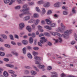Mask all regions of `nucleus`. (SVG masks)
<instances>
[{
    "instance_id": "1",
    "label": "nucleus",
    "mask_w": 77,
    "mask_h": 77,
    "mask_svg": "<svg viewBox=\"0 0 77 77\" xmlns=\"http://www.w3.org/2000/svg\"><path fill=\"white\" fill-rule=\"evenodd\" d=\"M30 8H28L26 9H25L23 10H20V12H23V13L20 14L19 15V16L20 18H23V16L24 15H27V14H30V13L29 12V11H28L29 10Z\"/></svg>"
},
{
    "instance_id": "2",
    "label": "nucleus",
    "mask_w": 77,
    "mask_h": 77,
    "mask_svg": "<svg viewBox=\"0 0 77 77\" xmlns=\"http://www.w3.org/2000/svg\"><path fill=\"white\" fill-rule=\"evenodd\" d=\"M72 33V30L70 29L67 30V31H65L64 32V34L66 35L63 34H62V36H63V38H64L66 39V38H67V36H69V33Z\"/></svg>"
},
{
    "instance_id": "3",
    "label": "nucleus",
    "mask_w": 77,
    "mask_h": 77,
    "mask_svg": "<svg viewBox=\"0 0 77 77\" xmlns=\"http://www.w3.org/2000/svg\"><path fill=\"white\" fill-rule=\"evenodd\" d=\"M50 33H51V35H53V36H56V35H57V36H59L60 38L62 37V36L61 34H60V33L57 32H50Z\"/></svg>"
},
{
    "instance_id": "4",
    "label": "nucleus",
    "mask_w": 77,
    "mask_h": 77,
    "mask_svg": "<svg viewBox=\"0 0 77 77\" xmlns=\"http://www.w3.org/2000/svg\"><path fill=\"white\" fill-rule=\"evenodd\" d=\"M43 4V6L45 8H49L50 6V3L48 2L45 1Z\"/></svg>"
},
{
    "instance_id": "5",
    "label": "nucleus",
    "mask_w": 77,
    "mask_h": 77,
    "mask_svg": "<svg viewBox=\"0 0 77 77\" xmlns=\"http://www.w3.org/2000/svg\"><path fill=\"white\" fill-rule=\"evenodd\" d=\"M41 39V40L40 41V42L41 43V44H44L45 42H46V41H47V40L45 39V37H42L40 38Z\"/></svg>"
},
{
    "instance_id": "6",
    "label": "nucleus",
    "mask_w": 77,
    "mask_h": 77,
    "mask_svg": "<svg viewBox=\"0 0 77 77\" xmlns=\"http://www.w3.org/2000/svg\"><path fill=\"white\" fill-rule=\"evenodd\" d=\"M45 21L46 23L48 25H50V24H51V22L49 19H46Z\"/></svg>"
},
{
    "instance_id": "7",
    "label": "nucleus",
    "mask_w": 77,
    "mask_h": 77,
    "mask_svg": "<svg viewBox=\"0 0 77 77\" xmlns=\"http://www.w3.org/2000/svg\"><path fill=\"white\" fill-rule=\"evenodd\" d=\"M26 29L29 32H32V28L30 26H28L26 27Z\"/></svg>"
},
{
    "instance_id": "8",
    "label": "nucleus",
    "mask_w": 77,
    "mask_h": 77,
    "mask_svg": "<svg viewBox=\"0 0 77 77\" xmlns=\"http://www.w3.org/2000/svg\"><path fill=\"white\" fill-rule=\"evenodd\" d=\"M19 26L20 29H23L24 27V24L23 23H20L19 24Z\"/></svg>"
},
{
    "instance_id": "9",
    "label": "nucleus",
    "mask_w": 77,
    "mask_h": 77,
    "mask_svg": "<svg viewBox=\"0 0 77 77\" xmlns=\"http://www.w3.org/2000/svg\"><path fill=\"white\" fill-rule=\"evenodd\" d=\"M6 66L7 67H9V68H14V65L11 64H7L6 65Z\"/></svg>"
},
{
    "instance_id": "10",
    "label": "nucleus",
    "mask_w": 77,
    "mask_h": 77,
    "mask_svg": "<svg viewBox=\"0 0 77 77\" xmlns=\"http://www.w3.org/2000/svg\"><path fill=\"white\" fill-rule=\"evenodd\" d=\"M60 5V2H58L54 4V7H56V8H58V7H59Z\"/></svg>"
},
{
    "instance_id": "11",
    "label": "nucleus",
    "mask_w": 77,
    "mask_h": 77,
    "mask_svg": "<svg viewBox=\"0 0 77 77\" xmlns=\"http://www.w3.org/2000/svg\"><path fill=\"white\" fill-rule=\"evenodd\" d=\"M30 16H27L25 17L24 18V20L25 21H28L29 20H30Z\"/></svg>"
},
{
    "instance_id": "12",
    "label": "nucleus",
    "mask_w": 77,
    "mask_h": 77,
    "mask_svg": "<svg viewBox=\"0 0 77 77\" xmlns=\"http://www.w3.org/2000/svg\"><path fill=\"white\" fill-rule=\"evenodd\" d=\"M31 73L32 75H35L37 74V72H36V71L33 70L31 71Z\"/></svg>"
},
{
    "instance_id": "13",
    "label": "nucleus",
    "mask_w": 77,
    "mask_h": 77,
    "mask_svg": "<svg viewBox=\"0 0 77 77\" xmlns=\"http://www.w3.org/2000/svg\"><path fill=\"white\" fill-rule=\"evenodd\" d=\"M1 36L2 38H3L4 39H6L8 38V37H7L6 35L4 34H1Z\"/></svg>"
},
{
    "instance_id": "14",
    "label": "nucleus",
    "mask_w": 77,
    "mask_h": 77,
    "mask_svg": "<svg viewBox=\"0 0 77 77\" xmlns=\"http://www.w3.org/2000/svg\"><path fill=\"white\" fill-rule=\"evenodd\" d=\"M3 75L5 77H8L9 75V74L8 73H7L6 71H5L3 72Z\"/></svg>"
},
{
    "instance_id": "15",
    "label": "nucleus",
    "mask_w": 77,
    "mask_h": 77,
    "mask_svg": "<svg viewBox=\"0 0 77 77\" xmlns=\"http://www.w3.org/2000/svg\"><path fill=\"white\" fill-rule=\"evenodd\" d=\"M34 59L35 60H41L42 59V58L40 57H35Z\"/></svg>"
},
{
    "instance_id": "16",
    "label": "nucleus",
    "mask_w": 77,
    "mask_h": 77,
    "mask_svg": "<svg viewBox=\"0 0 77 77\" xmlns=\"http://www.w3.org/2000/svg\"><path fill=\"white\" fill-rule=\"evenodd\" d=\"M27 56L29 59H32L33 58L32 56V55H31L30 53H27Z\"/></svg>"
},
{
    "instance_id": "17",
    "label": "nucleus",
    "mask_w": 77,
    "mask_h": 77,
    "mask_svg": "<svg viewBox=\"0 0 77 77\" xmlns=\"http://www.w3.org/2000/svg\"><path fill=\"white\" fill-rule=\"evenodd\" d=\"M61 26L62 27V30H65L66 28V27L65 26H64V25L63 24V23H61Z\"/></svg>"
},
{
    "instance_id": "18",
    "label": "nucleus",
    "mask_w": 77,
    "mask_h": 77,
    "mask_svg": "<svg viewBox=\"0 0 77 77\" xmlns=\"http://www.w3.org/2000/svg\"><path fill=\"white\" fill-rule=\"evenodd\" d=\"M22 43L24 44V45H26L28 43V41L24 40L22 41Z\"/></svg>"
},
{
    "instance_id": "19",
    "label": "nucleus",
    "mask_w": 77,
    "mask_h": 77,
    "mask_svg": "<svg viewBox=\"0 0 77 77\" xmlns=\"http://www.w3.org/2000/svg\"><path fill=\"white\" fill-rule=\"evenodd\" d=\"M45 28L48 29V30H51V27L49 26H44Z\"/></svg>"
},
{
    "instance_id": "20",
    "label": "nucleus",
    "mask_w": 77,
    "mask_h": 77,
    "mask_svg": "<svg viewBox=\"0 0 77 77\" xmlns=\"http://www.w3.org/2000/svg\"><path fill=\"white\" fill-rule=\"evenodd\" d=\"M29 40L30 44H32V43H33V38H32V37H30Z\"/></svg>"
},
{
    "instance_id": "21",
    "label": "nucleus",
    "mask_w": 77,
    "mask_h": 77,
    "mask_svg": "<svg viewBox=\"0 0 77 77\" xmlns=\"http://www.w3.org/2000/svg\"><path fill=\"white\" fill-rule=\"evenodd\" d=\"M11 53L14 56H18V53L12 51Z\"/></svg>"
},
{
    "instance_id": "22",
    "label": "nucleus",
    "mask_w": 77,
    "mask_h": 77,
    "mask_svg": "<svg viewBox=\"0 0 77 77\" xmlns=\"http://www.w3.org/2000/svg\"><path fill=\"white\" fill-rule=\"evenodd\" d=\"M45 1H38V5H41V4H44Z\"/></svg>"
},
{
    "instance_id": "23",
    "label": "nucleus",
    "mask_w": 77,
    "mask_h": 77,
    "mask_svg": "<svg viewBox=\"0 0 77 77\" xmlns=\"http://www.w3.org/2000/svg\"><path fill=\"white\" fill-rule=\"evenodd\" d=\"M38 68H39V69H43V68H44L45 66H44V65H42L38 66Z\"/></svg>"
},
{
    "instance_id": "24",
    "label": "nucleus",
    "mask_w": 77,
    "mask_h": 77,
    "mask_svg": "<svg viewBox=\"0 0 77 77\" xmlns=\"http://www.w3.org/2000/svg\"><path fill=\"white\" fill-rule=\"evenodd\" d=\"M26 47H24L23 48V54H26Z\"/></svg>"
},
{
    "instance_id": "25",
    "label": "nucleus",
    "mask_w": 77,
    "mask_h": 77,
    "mask_svg": "<svg viewBox=\"0 0 77 77\" xmlns=\"http://www.w3.org/2000/svg\"><path fill=\"white\" fill-rule=\"evenodd\" d=\"M30 73L29 71L28 70H25L24 71V74H29Z\"/></svg>"
},
{
    "instance_id": "26",
    "label": "nucleus",
    "mask_w": 77,
    "mask_h": 77,
    "mask_svg": "<svg viewBox=\"0 0 77 77\" xmlns=\"http://www.w3.org/2000/svg\"><path fill=\"white\" fill-rule=\"evenodd\" d=\"M15 1L16 0H11V2L9 4V5H12V3H15Z\"/></svg>"
},
{
    "instance_id": "27",
    "label": "nucleus",
    "mask_w": 77,
    "mask_h": 77,
    "mask_svg": "<svg viewBox=\"0 0 77 77\" xmlns=\"http://www.w3.org/2000/svg\"><path fill=\"white\" fill-rule=\"evenodd\" d=\"M24 68L26 69H32V67H31L26 66H24Z\"/></svg>"
},
{
    "instance_id": "28",
    "label": "nucleus",
    "mask_w": 77,
    "mask_h": 77,
    "mask_svg": "<svg viewBox=\"0 0 77 77\" xmlns=\"http://www.w3.org/2000/svg\"><path fill=\"white\" fill-rule=\"evenodd\" d=\"M10 2V0H4V2L5 4H8Z\"/></svg>"
},
{
    "instance_id": "29",
    "label": "nucleus",
    "mask_w": 77,
    "mask_h": 77,
    "mask_svg": "<svg viewBox=\"0 0 77 77\" xmlns=\"http://www.w3.org/2000/svg\"><path fill=\"white\" fill-rule=\"evenodd\" d=\"M57 32H61L62 31V29L60 27L58 28V29H56Z\"/></svg>"
},
{
    "instance_id": "30",
    "label": "nucleus",
    "mask_w": 77,
    "mask_h": 77,
    "mask_svg": "<svg viewBox=\"0 0 77 77\" xmlns=\"http://www.w3.org/2000/svg\"><path fill=\"white\" fill-rule=\"evenodd\" d=\"M8 72L9 73H10V74H15V71L12 70H9L8 71Z\"/></svg>"
},
{
    "instance_id": "31",
    "label": "nucleus",
    "mask_w": 77,
    "mask_h": 77,
    "mask_svg": "<svg viewBox=\"0 0 77 77\" xmlns=\"http://www.w3.org/2000/svg\"><path fill=\"white\" fill-rule=\"evenodd\" d=\"M42 14H45V9L44 8H42Z\"/></svg>"
},
{
    "instance_id": "32",
    "label": "nucleus",
    "mask_w": 77,
    "mask_h": 77,
    "mask_svg": "<svg viewBox=\"0 0 77 77\" xmlns=\"http://www.w3.org/2000/svg\"><path fill=\"white\" fill-rule=\"evenodd\" d=\"M16 1L18 4H22L23 3L22 2V0H16Z\"/></svg>"
},
{
    "instance_id": "33",
    "label": "nucleus",
    "mask_w": 77,
    "mask_h": 77,
    "mask_svg": "<svg viewBox=\"0 0 77 77\" xmlns=\"http://www.w3.org/2000/svg\"><path fill=\"white\" fill-rule=\"evenodd\" d=\"M5 55V54L4 53L0 52V56H4Z\"/></svg>"
},
{
    "instance_id": "34",
    "label": "nucleus",
    "mask_w": 77,
    "mask_h": 77,
    "mask_svg": "<svg viewBox=\"0 0 77 77\" xmlns=\"http://www.w3.org/2000/svg\"><path fill=\"white\" fill-rule=\"evenodd\" d=\"M33 67L34 69H35L36 71L38 72H39V69H38V68H37L35 66H33Z\"/></svg>"
},
{
    "instance_id": "35",
    "label": "nucleus",
    "mask_w": 77,
    "mask_h": 77,
    "mask_svg": "<svg viewBox=\"0 0 77 77\" xmlns=\"http://www.w3.org/2000/svg\"><path fill=\"white\" fill-rule=\"evenodd\" d=\"M32 54L34 56H36L38 54V53L36 52L35 51H33L32 52Z\"/></svg>"
},
{
    "instance_id": "36",
    "label": "nucleus",
    "mask_w": 77,
    "mask_h": 77,
    "mask_svg": "<svg viewBox=\"0 0 77 77\" xmlns=\"http://www.w3.org/2000/svg\"><path fill=\"white\" fill-rule=\"evenodd\" d=\"M10 38L11 40H14V36L12 35H9Z\"/></svg>"
},
{
    "instance_id": "37",
    "label": "nucleus",
    "mask_w": 77,
    "mask_h": 77,
    "mask_svg": "<svg viewBox=\"0 0 77 77\" xmlns=\"http://www.w3.org/2000/svg\"><path fill=\"white\" fill-rule=\"evenodd\" d=\"M39 49V48L38 47H35L33 48V50H38Z\"/></svg>"
},
{
    "instance_id": "38",
    "label": "nucleus",
    "mask_w": 77,
    "mask_h": 77,
    "mask_svg": "<svg viewBox=\"0 0 77 77\" xmlns=\"http://www.w3.org/2000/svg\"><path fill=\"white\" fill-rule=\"evenodd\" d=\"M35 63L36 65H41V63L39 62L38 61L35 60Z\"/></svg>"
},
{
    "instance_id": "39",
    "label": "nucleus",
    "mask_w": 77,
    "mask_h": 77,
    "mask_svg": "<svg viewBox=\"0 0 77 77\" xmlns=\"http://www.w3.org/2000/svg\"><path fill=\"white\" fill-rule=\"evenodd\" d=\"M20 8H21V6H20V5H19L15 7V9H20Z\"/></svg>"
},
{
    "instance_id": "40",
    "label": "nucleus",
    "mask_w": 77,
    "mask_h": 77,
    "mask_svg": "<svg viewBox=\"0 0 77 77\" xmlns=\"http://www.w3.org/2000/svg\"><path fill=\"white\" fill-rule=\"evenodd\" d=\"M39 17V15L38 14H34V17L35 18H38Z\"/></svg>"
},
{
    "instance_id": "41",
    "label": "nucleus",
    "mask_w": 77,
    "mask_h": 77,
    "mask_svg": "<svg viewBox=\"0 0 77 77\" xmlns=\"http://www.w3.org/2000/svg\"><path fill=\"white\" fill-rule=\"evenodd\" d=\"M3 60L5 62H9V59L8 58H5L3 59Z\"/></svg>"
},
{
    "instance_id": "42",
    "label": "nucleus",
    "mask_w": 77,
    "mask_h": 77,
    "mask_svg": "<svg viewBox=\"0 0 77 77\" xmlns=\"http://www.w3.org/2000/svg\"><path fill=\"white\" fill-rule=\"evenodd\" d=\"M72 13L74 14H75V13H76V12H75V8H72Z\"/></svg>"
},
{
    "instance_id": "43",
    "label": "nucleus",
    "mask_w": 77,
    "mask_h": 77,
    "mask_svg": "<svg viewBox=\"0 0 77 77\" xmlns=\"http://www.w3.org/2000/svg\"><path fill=\"white\" fill-rule=\"evenodd\" d=\"M36 10L37 12H40V9H39V7H37L36 8Z\"/></svg>"
},
{
    "instance_id": "44",
    "label": "nucleus",
    "mask_w": 77,
    "mask_h": 77,
    "mask_svg": "<svg viewBox=\"0 0 77 77\" xmlns=\"http://www.w3.org/2000/svg\"><path fill=\"white\" fill-rule=\"evenodd\" d=\"M56 26V23H52L51 24V27H55Z\"/></svg>"
},
{
    "instance_id": "45",
    "label": "nucleus",
    "mask_w": 77,
    "mask_h": 77,
    "mask_svg": "<svg viewBox=\"0 0 77 77\" xmlns=\"http://www.w3.org/2000/svg\"><path fill=\"white\" fill-rule=\"evenodd\" d=\"M31 26L32 27V29H33V30H35V29H36V27L35 26V25L33 24V25H31Z\"/></svg>"
},
{
    "instance_id": "46",
    "label": "nucleus",
    "mask_w": 77,
    "mask_h": 77,
    "mask_svg": "<svg viewBox=\"0 0 77 77\" xmlns=\"http://www.w3.org/2000/svg\"><path fill=\"white\" fill-rule=\"evenodd\" d=\"M51 74L52 75H57V73L54 72H51Z\"/></svg>"
},
{
    "instance_id": "47",
    "label": "nucleus",
    "mask_w": 77,
    "mask_h": 77,
    "mask_svg": "<svg viewBox=\"0 0 77 77\" xmlns=\"http://www.w3.org/2000/svg\"><path fill=\"white\" fill-rule=\"evenodd\" d=\"M62 9H65V10H68V7L65 6H63L62 7Z\"/></svg>"
},
{
    "instance_id": "48",
    "label": "nucleus",
    "mask_w": 77,
    "mask_h": 77,
    "mask_svg": "<svg viewBox=\"0 0 77 77\" xmlns=\"http://www.w3.org/2000/svg\"><path fill=\"white\" fill-rule=\"evenodd\" d=\"M47 69L48 71H50L51 69H52V67H51V66H48Z\"/></svg>"
},
{
    "instance_id": "49",
    "label": "nucleus",
    "mask_w": 77,
    "mask_h": 77,
    "mask_svg": "<svg viewBox=\"0 0 77 77\" xmlns=\"http://www.w3.org/2000/svg\"><path fill=\"white\" fill-rule=\"evenodd\" d=\"M52 13V11H51V10H48L47 14L48 15H50V14H51Z\"/></svg>"
},
{
    "instance_id": "50",
    "label": "nucleus",
    "mask_w": 77,
    "mask_h": 77,
    "mask_svg": "<svg viewBox=\"0 0 77 77\" xmlns=\"http://www.w3.org/2000/svg\"><path fill=\"white\" fill-rule=\"evenodd\" d=\"M63 14L64 15H66L68 14V12L66 11H63Z\"/></svg>"
},
{
    "instance_id": "51",
    "label": "nucleus",
    "mask_w": 77,
    "mask_h": 77,
    "mask_svg": "<svg viewBox=\"0 0 77 77\" xmlns=\"http://www.w3.org/2000/svg\"><path fill=\"white\" fill-rule=\"evenodd\" d=\"M44 35H45V36H50V34L48 33H44Z\"/></svg>"
},
{
    "instance_id": "52",
    "label": "nucleus",
    "mask_w": 77,
    "mask_h": 77,
    "mask_svg": "<svg viewBox=\"0 0 77 77\" xmlns=\"http://www.w3.org/2000/svg\"><path fill=\"white\" fill-rule=\"evenodd\" d=\"M36 22L35 23V25H37V24H38V23H39V20H36Z\"/></svg>"
},
{
    "instance_id": "53",
    "label": "nucleus",
    "mask_w": 77,
    "mask_h": 77,
    "mask_svg": "<svg viewBox=\"0 0 77 77\" xmlns=\"http://www.w3.org/2000/svg\"><path fill=\"white\" fill-rule=\"evenodd\" d=\"M4 46L5 47H8V48H9V47H10V45L8 44H5L4 45Z\"/></svg>"
},
{
    "instance_id": "54",
    "label": "nucleus",
    "mask_w": 77,
    "mask_h": 77,
    "mask_svg": "<svg viewBox=\"0 0 77 77\" xmlns=\"http://www.w3.org/2000/svg\"><path fill=\"white\" fill-rule=\"evenodd\" d=\"M11 44H12L13 45H16V43H15V42L14 41H11Z\"/></svg>"
},
{
    "instance_id": "55",
    "label": "nucleus",
    "mask_w": 77,
    "mask_h": 77,
    "mask_svg": "<svg viewBox=\"0 0 77 77\" xmlns=\"http://www.w3.org/2000/svg\"><path fill=\"white\" fill-rule=\"evenodd\" d=\"M27 8V4H25L24 5L23 7V9Z\"/></svg>"
},
{
    "instance_id": "56",
    "label": "nucleus",
    "mask_w": 77,
    "mask_h": 77,
    "mask_svg": "<svg viewBox=\"0 0 77 77\" xmlns=\"http://www.w3.org/2000/svg\"><path fill=\"white\" fill-rule=\"evenodd\" d=\"M75 44V41H73L71 42V45H74Z\"/></svg>"
},
{
    "instance_id": "57",
    "label": "nucleus",
    "mask_w": 77,
    "mask_h": 77,
    "mask_svg": "<svg viewBox=\"0 0 77 77\" xmlns=\"http://www.w3.org/2000/svg\"><path fill=\"white\" fill-rule=\"evenodd\" d=\"M66 74H64V73H62L61 74V77H66Z\"/></svg>"
},
{
    "instance_id": "58",
    "label": "nucleus",
    "mask_w": 77,
    "mask_h": 77,
    "mask_svg": "<svg viewBox=\"0 0 77 77\" xmlns=\"http://www.w3.org/2000/svg\"><path fill=\"white\" fill-rule=\"evenodd\" d=\"M48 45H49V46H51V45H52V43H51V42H48Z\"/></svg>"
},
{
    "instance_id": "59",
    "label": "nucleus",
    "mask_w": 77,
    "mask_h": 77,
    "mask_svg": "<svg viewBox=\"0 0 77 77\" xmlns=\"http://www.w3.org/2000/svg\"><path fill=\"white\" fill-rule=\"evenodd\" d=\"M34 4L33 2H29L28 3V4L29 6H31V5H33Z\"/></svg>"
},
{
    "instance_id": "60",
    "label": "nucleus",
    "mask_w": 77,
    "mask_h": 77,
    "mask_svg": "<svg viewBox=\"0 0 77 77\" xmlns=\"http://www.w3.org/2000/svg\"><path fill=\"white\" fill-rule=\"evenodd\" d=\"M14 38H17V39H19V37H18V36L17 34H15L14 35Z\"/></svg>"
},
{
    "instance_id": "61",
    "label": "nucleus",
    "mask_w": 77,
    "mask_h": 77,
    "mask_svg": "<svg viewBox=\"0 0 77 77\" xmlns=\"http://www.w3.org/2000/svg\"><path fill=\"white\" fill-rule=\"evenodd\" d=\"M35 33H32V37H33V38H35Z\"/></svg>"
},
{
    "instance_id": "62",
    "label": "nucleus",
    "mask_w": 77,
    "mask_h": 77,
    "mask_svg": "<svg viewBox=\"0 0 77 77\" xmlns=\"http://www.w3.org/2000/svg\"><path fill=\"white\" fill-rule=\"evenodd\" d=\"M57 75H51V77H58Z\"/></svg>"
},
{
    "instance_id": "63",
    "label": "nucleus",
    "mask_w": 77,
    "mask_h": 77,
    "mask_svg": "<svg viewBox=\"0 0 77 77\" xmlns=\"http://www.w3.org/2000/svg\"><path fill=\"white\" fill-rule=\"evenodd\" d=\"M11 76L12 77H15L17 76V74H13V75H11Z\"/></svg>"
},
{
    "instance_id": "64",
    "label": "nucleus",
    "mask_w": 77,
    "mask_h": 77,
    "mask_svg": "<svg viewBox=\"0 0 77 77\" xmlns=\"http://www.w3.org/2000/svg\"><path fill=\"white\" fill-rule=\"evenodd\" d=\"M27 49L28 50H31L32 49V47L30 46H27Z\"/></svg>"
}]
</instances>
